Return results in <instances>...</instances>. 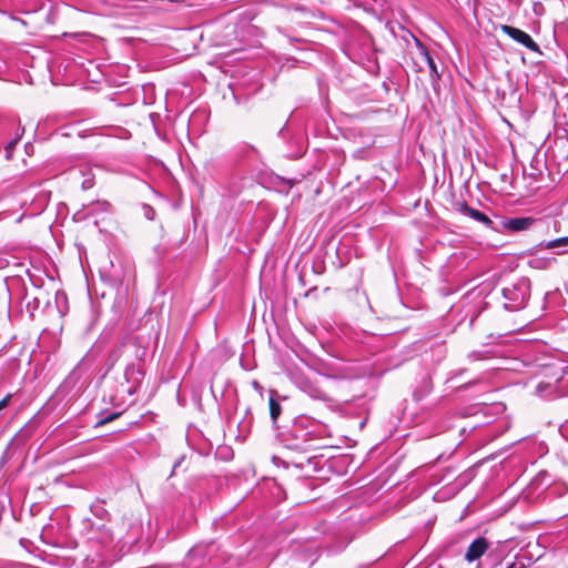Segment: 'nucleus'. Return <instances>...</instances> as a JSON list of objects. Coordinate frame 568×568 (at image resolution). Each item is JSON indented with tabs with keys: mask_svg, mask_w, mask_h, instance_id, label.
<instances>
[{
	"mask_svg": "<svg viewBox=\"0 0 568 568\" xmlns=\"http://www.w3.org/2000/svg\"><path fill=\"white\" fill-rule=\"evenodd\" d=\"M530 295V282L527 278H520L509 286L503 288L505 298L504 306L507 311L515 312L525 307Z\"/></svg>",
	"mask_w": 568,
	"mask_h": 568,
	"instance_id": "obj_1",
	"label": "nucleus"
},
{
	"mask_svg": "<svg viewBox=\"0 0 568 568\" xmlns=\"http://www.w3.org/2000/svg\"><path fill=\"white\" fill-rule=\"evenodd\" d=\"M500 29L505 34H507L514 41L520 43L528 50L541 53L539 45L532 40V38L527 32L508 24L501 26Z\"/></svg>",
	"mask_w": 568,
	"mask_h": 568,
	"instance_id": "obj_2",
	"label": "nucleus"
},
{
	"mask_svg": "<svg viewBox=\"0 0 568 568\" xmlns=\"http://www.w3.org/2000/svg\"><path fill=\"white\" fill-rule=\"evenodd\" d=\"M413 71L423 72L426 70V63H428L430 53L425 45L416 39V47L410 51Z\"/></svg>",
	"mask_w": 568,
	"mask_h": 568,
	"instance_id": "obj_3",
	"label": "nucleus"
},
{
	"mask_svg": "<svg viewBox=\"0 0 568 568\" xmlns=\"http://www.w3.org/2000/svg\"><path fill=\"white\" fill-rule=\"evenodd\" d=\"M490 544L485 537L476 538L467 548L465 552V560L474 562L478 560L488 549Z\"/></svg>",
	"mask_w": 568,
	"mask_h": 568,
	"instance_id": "obj_4",
	"label": "nucleus"
},
{
	"mask_svg": "<svg viewBox=\"0 0 568 568\" xmlns=\"http://www.w3.org/2000/svg\"><path fill=\"white\" fill-rule=\"evenodd\" d=\"M457 211L466 216L471 217L473 220L484 224L485 226L489 229H494L493 221L483 212L475 210L470 206H468L466 203H458L457 204Z\"/></svg>",
	"mask_w": 568,
	"mask_h": 568,
	"instance_id": "obj_5",
	"label": "nucleus"
},
{
	"mask_svg": "<svg viewBox=\"0 0 568 568\" xmlns=\"http://www.w3.org/2000/svg\"><path fill=\"white\" fill-rule=\"evenodd\" d=\"M535 223V219L529 216L506 219L503 221V227L513 232L528 230Z\"/></svg>",
	"mask_w": 568,
	"mask_h": 568,
	"instance_id": "obj_6",
	"label": "nucleus"
},
{
	"mask_svg": "<svg viewBox=\"0 0 568 568\" xmlns=\"http://www.w3.org/2000/svg\"><path fill=\"white\" fill-rule=\"evenodd\" d=\"M301 388L304 393L310 395L312 398L321 399V400H328L329 397L327 393L320 387L316 383L312 382L311 379H305L301 383Z\"/></svg>",
	"mask_w": 568,
	"mask_h": 568,
	"instance_id": "obj_7",
	"label": "nucleus"
},
{
	"mask_svg": "<svg viewBox=\"0 0 568 568\" xmlns=\"http://www.w3.org/2000/svg\"><path fill=\"white\" fill-rule=\"evenodd\" d=\"M276 390H270V399H268V405H270V415H271V418L273 420V423L275 424L277 418L280 417L281 413H282V406L281 404L278 403V400L276 399Z\"/></svg>",
	"mask_w": 568,
	"mask_h": 568,
	"instance_id": "obj_8",
	"label": "nucleus"
},
{
	"mask_svg": "<svg viewBox=\"0 0 568 568\" xmlns=\"http://www.w3.org/2000/svg\"><path fill=\"white\" fill-rule=\"evenodd\" d=\"M426 68L429 71V77L433 85L435 87L436 83L440 80V72L438 71L437 63L435 59L430 55L428 63H426Z\"/></svg>",
	"mask_w": 568,
	"mask_h": 568,
	"instance_id": "obj_9",
	"label": "nucleus"
},
{
	"mask_svg": "<svg viewBox=\"0 0 568 568\" xmlns=\"http://www.w3.org/2000/svg\"><path fill=\"white\" fill-rule=\"evenodd\" d=\"M562 245H568V236L559 237V239L549 241L546 244V247L547 248H555V247H559V246H562Z\"/></svg>",
	"mask_w": 568,
	"mask_h": 568,
	"instance_id": "obj_10",
	"label": "nucleus"
},
{
	"mask_svg": "<svg viewBox=\"0 0 568 568\" xmlns=\"http://www.w3.org/2000/svg\"><path fill=\"white\" fill-rule=\"evenodd\" d=\"M120 416V413H111L98 422V426L105 425Z\"/></svg>",
	"mask_w": 568,
	"mask_h": 568,
	"instance_id": "obj_11",
	"label": "nucleus"
},
{
	"mask_svg": "<svg viewBox=\"0 0 568 568\" xmlns=\"http://www.w3.org/2000/svg\"><path fill=\"white\" fill-rule=\"evenodd\" d=\"M92 511L99 518H104L108 515L106 509H104L102 506H94Z\"/></svg>",
	"mask_w": 568,
	"mask_h": 568,
	"instance_id": "obj_12",
	"label": "nucleus"
},
{
	"mask_svg": "<svg viewBox=\"0 0 568 568\" xmlns=\"http://www.w3.org/2000/svg\"><path fill=\"white\" fill-rule=\"evenodd\" d=\"M550 387V384H547V383H544V382H540L537 387H536V390L538 394H542L547 388Z\"/></svg>",
	"mask_w": 568,
	"mask_h": 568,
	"instance_id": "obj_13",
	"label": "nucleus"
},
{
	"mask_svg": "<svg viewBox=\"0 0 568 568\" xmlns=\"http://www.w3.org/2000/svg\"><path fill=\"white\" fill-rule=\"evenodd\" d=\"M12 395L8 394L3 399L0 400V410L6 408L9 405V402L11 399Z\"/></svg>",
	"mask_w": 568,
	"mask_h": 568,
	"instance_id": "obj_14",
	"label": "nucleus"
},
{
	"mask_svg": "<svg viewBox=\"0 0 568 568\" xmlns=\"http://www.w3.org/2000/svg\"><path fill=\"white\" fill-rule=\"evenodd\" d=\"M252 387L255 390H257L261 395L263 394V386L257 381L252 382Z\"/></svg>",
	"mask_w": 568,
	"mask_h": 568,
	"instance_id": "obj_15",
	"label": "nucleus"
},
{
	"mask_svg": "<svg viewBox=\"0 0 568 568\" xmlns=\"http://www.w3.org/2000/svg\"><path fill=\"white\" fill-rule=\"evenodd\" d=\"M113 539V535L110 531H106V534L103 536L102 541L108 542Z\"/></svg>",
	"mask_w": 568,
	"mask_h": 568,
	"instance_id": "obj_16",
	"label": "nucleus"
},
{
	"mask_svg": "<svg viewBox=\"0 0 568 568\" xmlns=\"http://www.w3.org/2000/svg\"><path fill=\"white\" fill-rule=\"evenodd\" d=\"M148 211L151 212L152 214H154V211L152 210V207L148 206Z\"/></svg>",
	"mask_w": 568,
	"mask_h": 568,
	"instance_id": "obj_17",
	"label": "nucleus"
},
{
	"mask_svg": "<svg viewBox=\"0 0 568 568\" xmlns=\"http://www.w3.org/2000/svg\"><path fill=\"white\" fill-rule=\"evenodd\" d=\"M151 214H152V213L148 211L146 216H148L149 219H152Z\"/></svg>",
	"mask_w": 568,
	"mask_h": 568,
	"instance_id": "obj_18",
	"label": "nucleus"
}]
</instances>
